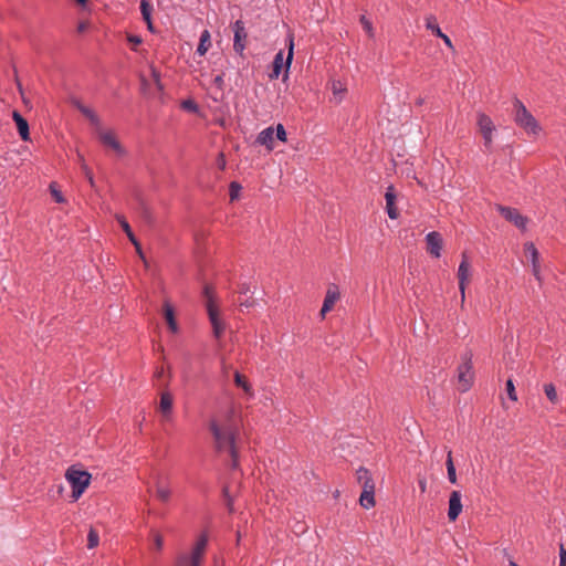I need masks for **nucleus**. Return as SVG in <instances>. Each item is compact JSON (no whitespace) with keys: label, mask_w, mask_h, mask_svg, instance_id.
I'll use <instances>...</instances> for the list:
<instances>
[{"label":"nucleus","mask_w":566,"mask_h":566,"mask_svg":"<svg viewBox=\"0 0 566 566\" xmlns=\"http://www.w3.org/2000/svg\"><path fill=\"white\" fill-rule=\"evenodd\" d=\"M77 109L91 122V124L95 127L96 132L98 133L101 142H117L118 136L113 129L104 128L101 125L99 118L96 115V113L81 104L76 103Z\"/></svg>","instance_id":"nucleus-5"},{"label":"nucleus","mask_w":566,"mask_h":566,"mask_svg":"<svg viewBox=\"0 0 566 566\" xmlns=\"http://www.w3.org/2000/svg\"><path fill=\"white\" fill-rule=\"evenodd\" d=\"M462 512L461 493L452 491L449 499L448 517L451 522L455 521Z\"/></svg>","instance_id":"nucleus-17"},{"label":"nucleus","mask_w":566,"mask_h":566,"mask_svg":"<svg viewBox=\"0 0 566 566\" xmlns=\"http://www.w3.org/2000/svg\"><path fill=\"white\" fill-rule=\"evenodd\" d=\"M544 392L552 403L556 405L559 402V397H558L556 388L553 384H545Z\"/></svg>","instance_id":"nucleus-30"},{"label":"nucleus","mask_w":566,"mask_h":566,"mask_svg":"<svg viewBox=\"0 0 566 566\" xmlns=\"http://www.w3.org/2000/svg\"><path fill=\"white\" fill-rule=\"evenodd\" d=\"M426 28L442 39L448 48L453 49L450 38L441 31L434 17L430 15L426 19Z\"/></svg>","instance_id":"nucleus-19"},{"label":"nucleus","mask_w":566,"mask_h":566,"mask_svg":"<svg viewBox=\"0 0 566 566\" xmlns=\"http://www.w3.org/2000/svg\"><path fill=\"white\" fill-rule=\"evenodd\" d=\"M256 142H274V128L268 127V128L263 129L259 134Z\"/></svg>","instance_id":"nucleus-31"},{"label":"nucleus","mask_w":566,"mask_h":566,"mask_svg":"<svg viewBox=\"0 0 566 566\" xmlns=\"http://www.w3.org/2000/svg\"><path fill=\"white\" fill-rule=\"evenodd\" d=\"M356 476L363 489L367 488V485H375L370 472L365 468H359L356 471Z\"/></svg>","instance_id":"nucleus-26"},{"label":"nucleus","mask_w":566,"mask_h":566,"mask_svg":"<svg viewBox=\"0 0 566 566\" xmlns=\"http://www.w3.org/2000/svg\"><path fill=\"white\" fill-rule=\"evenodd\" d=\"M151 76H153V80H154L155 84L157 85V87H158L159 90H161V88H163V86H161V83H160V74H159V72H158L157 70H155L154 67L151 69Z\"/></svg>","instance_id":"nucleus-42"},{"label":"nucleus","mask_w":566,"mask_h":566,"mask_svg":"<svg viewBox=\"0 0 566 566\" xmlns=\"http://www.w3.org/2000/svg\"><path fill=\"white\" fill-rule=\"evenodd\" d=\"M128 42L134 44V45H137V44H140L142 43V39L137 35H128L127 38Z\"/></svg>","instance_id":"nucleus-45"},{"label":"nucleus","mask_w":566,"mask_h":566,"mask_svg":"<svg viewBox=\"0 0 566 566\" xmlns=\"http://www.w3.org/2000/svg\"><path fill=\"white\" fill-rule=\"evenodd\" d=\"M13 119L17 124V128H18L20 137L24 142L30 140L29 124H28L27 119H24L23 116L17 111L13 112Z\"/></svg>","instance_id":"nucleus-21"},{"label":"nucleus","mask_w":566,"mask_h":566,"mask_svg":"<svg viewBox=\"0 0 566 566\" xmlns=\"http://www.w3.org/2000/svg\"><path fill=\"white\" fill-rule=\"evenodd\" d=\"M511 566H517L513 560H510Z\"/></svg>","instance_id":"nucleus-55"},{"label":"nucleus","mask_w":566,"mask_h":566,"mask_svg":"<svg viewBox=\"0 0 566 566\" xmlns=\"http://www.w3.org/2000/svg\"><path fill=\"white\" fill-rule=\"evenodd\" d=\"M276 137V139H279L280 142H285L286 140V132L283 127V125L279 124L276 126V129H274V138Z\"/></svg>","instance_id":"nucleus-38"},{"label":"nucleus","mask_w":566,"mask_h":566,"mask_svg":"<svg viewBox=\"0 0 566 566\" xmlns=\"http://www.w3.org/2000/svg\"><path fill=\"white\" fill-rule=\"evenodd\" d=\"M209 45H210V34L206 30V31L202 32V34L200 36V42H199V45L197 48V52L200 55H203L208 51V46Z\"/></svg>","instance_id":"nucleus-29"},{"label":"nucleus","mask_w":566,"mask_h":566,"mask_svg":"<svg viewBox=\"0 0 566 566\" xmlns=\"http://www.w3.org/2000/svg\"><path fill=\"white\" fill-rule=\"evenodd\" d=\"M474 379V373L472 370L471 356L463 357L462 364L458 367V389L461 392L468 391Z\"/></svg>","instance_id":"nucleus-7"},{"label":"nucleus","mask_w":566,"mask_h":566,"mask_svg":"<svg viewBox=\"0 0 566 566\" xmlns=\"http://www.w3.org/2000/svg\"><path fill=\"white\" fill-rule=\"evenodd\" d=\"M99 543V536H98V533L94 530V528H91L88 534H87V547L90 549L96 547Z\"/></svg>","instance_id":"nucleus-32"},{"label":"nucleus","mask_w":566,"mask_h":566,"mask_svg":"<svg viewBox=\"0 0 566 566\" xmlns=\"http://www.w3.org/2000/svg\"><path fill=\"white\" fill-rule=\"evenodd\" d=\"M49 188H50V192H51L53 199L57 203L65 202V198L63 197L62 192L57 189V186L55 182H51Z\"/></svg>","instance_id":"nucleus-33"},{"label":"nucleus","mask_w":566,"mask_h":566,"mask_svg":"<svg viewBox=\"0 0 566 566\" xmlns=\"http://www.w3.org/2000/svg\"><path fill=\"white\" fill-rule=\"evenodd\" d=\"M214 82L220 85L222 83V77L220 75L216 76Z\"/></svg>","instance_id":"nucleus-50"},{"label":"nucleus","mask_w":566,"mask_h":566,"mask_svg":"<svg viewBox=\"0 0 566 566\" xmlns=\"http://www.w3.org/2000/svg\"><path fill=\"white\" fill-rule=\"evenodd\" d=\"M84 170H85V175L91 184V186H94V180H93V176L91 174V171L84 166Z\"/></svg>","instance_id":"nucleus-47"},{"label":"nucleus","mask_w":566,"mask_h":566,"mask_svg":"<svg viewBox=\"0 0 566 566\" xmlns=\"http://www.w3.org/2000/svg\"><path fill=\"white\" fill-rule=\"evenodd\" d=\"M109 145H111L113 151H115L116 154L123 153L122 144L114 143V144H109Z\"/></svg>","instance_id":"nucleus-46"},{"label":"nucleus","mask_w":566,"mask_h":566,"mask_svg":"<svg viewBox=\"0 0 566 566\" xmlns=\"http://www.w3.org/2000/svg\"><path fill=\"white\" fill-rule=\"evenodd\" d=\"M559 566H566V549L564 545L559 547Z\"/></svg>","instance_id":"nucleus-44"},{"label":"nucleus","mask_w":566,"mask_h":566,"mask_svg":"<svg viewBox=\"0 0 566 566\" xmlns=\"http://www.w3.org/2000/svg\"><path fill=\"white\" fill-rule=\"evenodd\" d=\"M65 479L72 488V500L77 501L90 485L91 474L71 467L65 472Z\"/></svg>","instance_id":"nucleus-4"},{"label":"nucleus","mask_w":566,"mask_h":566,"mask_svg":"<svg viewBox=\"0 0 566 566\" xmlns=\"http://www.w3.org/2000/svg\"><path fill=\"white\" fill-rule=\"evenodd\" d=\"M154 547L160 551L164 546V537L159 533L153 534Z\"/></svg>","instance_id":"nucleus-40"},{"label":"nucleus","mask_w":566,"mask_h":566,"mask_svg":"<svg viewBox=\"0 0 566 566\" xmlns=\"http://www.w3.org/2000/svg\"><path fill=\"white\" fill-rule=\"evenodd\" d=\"M128 239L130 240V242L135 245L136 250H137V253L139 254V256L142 259H144V255H143V252H142V249H140V245L137 241V239L135 238L133 231L130 230L129 232H126Z\"/></svg>","instance_id":"nucleus-39"},{"label":"nucleus","mask_w":566,"mask_h":566,"mask_svg":"<svg viewBox=\"0 0 566 566\" xmlns=\"http://www.w3.org/2000/svg\"><path fill=\"white\" fill-rule=\"evenodd\" d=\"M359 21L367 35L369 38H374L375 31L371 21L368 20L365 15H361Z\"/></svg>","instance_id":"nucleus-34"},{"label":"nucleus","mask_w":566,"mask_h":566,"mask_svg":"<svg viewBox=\"0 0 566 566\" xmlns=\"http://www.w3.org/2000/svg\"><path fill=\"white\" fill-rule=\"evenodd\" d=\"M116 219L119 222L122 229L125 231V233L129 232L132 230L128 222L126 221V219L123 216H116Z\"/></svg>","instance_id":"nucleus-41"},{"label":"nucleus","mask_w":566,"mask_h":566,"mask_svg":"<svg viewBox=\"0 0 566 566\" xmlns=\"http://www.w3.org/2000/svg\"><path fill=\"white\" fill-rule=\"evenodd\" d=\"M140 12L144 21L147 23V27L150 31H153V22H151V12L153 6L148 0H140Z\"/></svg>","instance_id":"nucleus-24"},{"label":"nucleus","mask_w":566,"mask_h":566,"mask_svg":"<svg viewBox=\"0 0 566 566\" xmlns=\"http://www.w3.org/2000/svg\"><path fill=\"white\" fill-rule=\"evenodd\" d=\"M476 125L483 139H485V142H490L493 137V133L495 132L493 120L486 114L478 113Z\"/></svg>","instance_id":"nucleus-12"},{"label":"nucleus","mask_w":566,"mask_h":566,"mask_svg":"<svg viewBox=\"0 0 566 566\" xmlns=\"http://www.w3.org/2000/svg\"><path fill=\"white\" fill-rule=\"evenodd\" d=\"M265 145H266V150L268 151H271L273 149V147H272L273 144H265Z\"/></svg>","instance_id":"nucleus-52"},{"label":"nucleus","mask_w":566,"mask_h":566,"mask_svg":"<svg viewBox=\"0 0 566 566\" xmlns=\"http://www.w3.org/2000/svg\"><path fill=\"white\" fill-rule=\"evenodd\" d=\"M242 189H243V187L237 181H232L230 184V186H229L230 202H234L241 198Z\"/></svg>","instance_id":"nucleus-28"},{"label":"nucleus","mask_w":566,"mask_h":566,"mask_svg":"<svg viewBox=\"0 0 566 566\" xmlns=\"http://www.w3.org/2000/svg\"><path fill=\"white\" fill-rule=\"evenodd\" d=\"M419 488L421 492H424L427 490V481L424 479L419 480Z\"/></svg>","instance_id":"nucleus-48"},{"label":"nucleus","mask_w":566,"mask_h":566,"mask_svg":"<svg viewBox=\"0 0 566 566\" xmlns=\"http://www.w3.org/2000/svg\"><path fill=\"white\" fill-rule=\"evenodd\" d=\"M227 505H228V509H229V511H230V512H233V511H234L233 503H232V500H231V499H229V500H228Z\"/></svg>","instance_id":"nucleus-49"},{"label":"nucleus","mask_w":566,"mask_h":566,"mask_svg":"<svg viewBox=\"0 0 566 566\" xmlns=\"http://www.w3.org/2000/svg\"><path fill=\"white\" fill-rule=\"evenodd\" d=\"M375 485H367V488L363 489V492L359 497V503L365 509H370L375 505Z\"/></svg>","instance_id":"nucleus-22"},{"label":"nucleus","mask_w":566,"mask_h":566,"mask_svg":"<svg viewBox=\"0 0 566 566\" xmlns=\"http://www.w3.org/2000/svg\"><path fill=\"white\" fill-rule=\"evenodd\" d=\"M427 242V250L428 252L439 258L441 255V249H442V237L439 232L432 231L427 234L426 237Z\"/></svg>","instance_id":"nucleus-16"},{"label":"nucleus","mask_w":566,"mask_h":566,"mask_svg":"<svg viewBox=\"0 0 566 566\" xmlns=\"http://www.w3.org/2000/svg\"><path fill=\"white\" fill-rule=\"evenodd\" d=\"M163 314L171 333L178 332V324L175 318V311L168 301L164 302Z\"/></svg>","instance_id":"nucleus-20"},{"label":"nucleus","mask_w":566,"mask_h":566,"mask_svg":"<svg viewBox=\"0 0 566 566\" xmlns=\"http://www.w3.org/2000/svg\"><path fill=\"white\" fill-rule=\"evenodd\" d=\"M174 397L169 391H164L160 395L158 411L164 421H170L172 417Z\"/></svg>","instance_id":"nucleus-13"},{"label":"nucleus","mask_w":566,"mask_h":566,"mask_svg":"<svg viewBox=\"0 0 566 566\" xmlns=\"http://www.w3.org/2000/svg\"><path fill=\"white\" fill-rule=\"evenodd\" d=\"M513 117L516 125L530 136L541 137L542 127L539 123L517 97L513 99Z\"/></svg>","instance_id":"nucleus-3"},{"label":"nucleus","mask_w":566,"mask_h":566,"mask_svg":"<svg viewBox=\"0 0 566 566\" xmlns=\"http://www.w3.org/2000/svg\"><path fill=\"white\" fill-rule=\"evenodd\" d=\"M292 59H293V49L292 46L290 48V51H289V54H287V57H286V61L284 62L283 60V54L282 52H279L275 57H274V61H273V69H272V72L270 74V77L271 78H277L283 70V67H285L286 70L289 69L291 62H292Z\"/></svg>","instance_id":"nucleus-14"},{"label":"nucleus","mask_w":566,"mask_h":566,"mask_svg":"<svg viewBox=\"0 0 566 566\" xmlns=\"http://www.w3.org/2000/svg\"><path fill=\"white\" fill-rule=\"evenodd\" d=\"M241 539V533L238 531V542Z\"/></svg>","instance_id":"nucleus-54"},{"label":"nucleus","mask_w":566,"mask_h":566,"mask_svg":"<svg viewBox=\"0 0 566 566\" xmlns=\"http://www.w3.org/2000/svg\"><path fill=\"white\" fill-rule=\"evenodd\" d=\"M216 166L218 167V169L220 170H223L226 168V159H224V155L223 153H220L217 160H216Z\"/></svg>","instance_id":"nucleus-43"},{"label":"nucleus","mask_w":566,"mask_h":566,"mask_svg":"<svg viewBox=\"0 0 566 566\" xmlns=\"http://www.w3.org/2000/svg\"><path fill=\"white\" fill-rule=\"evenodd\" d=\"M524 252L531 259L532 263V273L539 285L543 283V277L541 274V264H539V253L533 242H526L524 244Z\"/></svg>","instance_id":"nucleus-10"},{"label":"nucleus","mask_w":566,"mask_h":566,"mask_svg":"<svg viewBox=\"0 0 566 566\" xmlns=\"http://www.w3.org/2000/svg\"><path fill=\"white\" fill-rule=\"evenodd\" d=\"M338 300H339L338 287L336 285H334V284L329 285L327 291H326V295H325V300H324L323 306L321 308L322 317H324L326 315V313H328L329 311L333 310L335 303Z\"/></svg>","instance_id":"nucleus-15"},{"label":"nucleus","mask_w":566,"mask_h":566,"mask_svg":"<svg viewBox=\"0 0 566 566\" xmlns=\"http://www.w3.org/2000/svg\"><path fill=\"white\" fill-rule=\"evenodd\" d=\"M331 90L336 103H340L347 92L345 84L339 80H333L331 83Z\"/></svg>","instance_id":"nucleus-23"},{"label":"nucleus","mask_w":566,"mask_h":566,"mask_svg":"<svg viewBox=\"0 0 566 566\" xmlns=\"http://www.w3.org/2000/svg\"><path fill=\"white\" fill-rule=\"evenodd\" d=\"M203 295H205V300H206V307H207V312L209 315V319L212 325L213 335L216 338H219V337H221V335L224 331V327L219 317V313H218L217 306L214 304L212 289L210 286H206L203 290Z\"/></svg>","instance_id":"nucleus-6"},{"label":"nucleus","mask_w":566,"mask_h":566,"mask_svg":"<svg viewBox=\"0 0 566 566\" xmlns=\"http://www.w3.org/2000/svg\"><path fill=\"white\" fill-rule=\"evenodd\" d=\"M76 2L84 4L87 0H75Z\"/></svg>","instance_id":"nucleus-53"},{"label":"nucleus","mask_w":566,"mask_h":566,"mask_svg":"<svg viewBox=\"0 0 566 566\" xmlns=\"http://www.w3.org/2000/svg\"><path fill=\"white\" fill-rule=\"evenodd\" d=\"M506 392L511 400H513V401L517 400V395H516L515 387H514L512 379H509L506 381Z\"/></svg>","instance_id":"nucleus-35"},{"label":"nucleus","mask_w":566,"mask_h":566,"mask_svg":"<svg viewBox=\"0 0 566 566\" xmlns=\"http://www.w3.org/2000/svg\"><path fill=\"white\" fill-rule=\"evenodd\" d=\"M234 380L239 387H242L244 390H248V381L244 375L239 371L234 373Z\"/></svg>","instance_id":"nucleus-37"},{"label":"nucleus","mask_w":566,"mask_h":566,"mask_svg":"<svg viewBox=\"0 0 566 566\" xmlns=\"http://www.w3.org/2000/svg\"><path fill=\"white\" fill-rule=\"evenodd\" d=\"M446 465H447V472H448L449 481L452 484H455L457 483V473H455V467H454L453 460H452V452H451V450L448 451Z\"/></svg>","instance_id":"nucleus-27"},{"label":"nucleus","mask_w":566,"mask_h":566,"mask_svg":"<svg viewBox=\"0 0 566 566\" xmlns=\"http://www.w3.org/2000/svg\"><path fill=\"white\" fill-rule=\"evenodd\" d=\"M209 542L206 532L201 533L189 549L179 552L176 555L174 566H201L205 559Z\"/></svg>","instance_id":"nucleus-1"},{"label":"nucleus","mask_w":566,"mask_h":566,"mask_svg":"<svg viewBox=\"0 0 566 566\" xmlns=\"http://www.w3.org/2000/svg\"><path fill=\"white\" fill-rule=\"evenodd\" d=\"M386 199V211L390 219H397L399 217V211L396 207V192L394 186H389L385 193Z\"/></svg>","instance_id":"nucleus-18"},{"label":"nucleus","mask_w":566,"mask_h":566,"mask_svg":"<svg viewBox=\"0 0 566 566\" xmlns=\"http://www.w3.org/2000/svg\"><path fill=\"white\" fill-rule=\"evenodd\" d=\"M181 107L185 109V111H188V112H191V113H196L198 111V105L195 101L192 99H186L181 103Z\"/></svg>","instance_id":"nucleus-36"},{"label":"nucleus","mask_w":566,"mask_h":566,"mask_svg":"<svg viewBox=\"0 0 566 566\" xmlns=\"http://www.w3.org/2000/svg\"><path fill=\"white\" fill-rule=\"evenodd\" d=\"M210 429L213 433L216 446L220 451H227L232 458L233 467L237 465V430L231 426L220 428L216 421L210 423Z\"/></svg>","instance_id":"nucleus-2"},{"label":"nucleus","mask_w":566,"mask_h":566,"mask_svg":"<svg viewBox=\"0 0 566 566\" xmlns=\"http://www.w3.org/2000/svg\"><path fill=\"white\" fill-rule=\"evenodd\" d=\"M459 290L461 293V303L465 300V289L471 281V265L465 253L462 254V261L458 269Z\"/></svg>","instance_id":"nucleus-9"},{"label":"nucleus","mask_w":566,"mask_h":566,"mask_svg":"<svg viewBox=\"0 0 566 566\" xmlns=\"http://www.w3.org/2000/svg\"><path fill=\"white\" fill-rule=\"evenodd\" d=\"M496 210L505 218L509 222L513 223L521 230H526L528 219L520 213L517 209L496 205Z\"/></svg>","instance_id":"nucleus-8"},{"label":"nucleus","mask_w":566,"mask_h":566,"mask_svg":"<svg viewBox=\"0 0 566 566\" xmlns=\"http://www.w3.org/2000/svg\"><path fill=\"white\" fill-rule=\"evenodd\" d=\"M248 33L245 31L244 22L238 20L234 23V39H233V49L234 51L243 59V51L247 44Z\"/></svg>","instance_id":"nucleus-11"},{"label":"nucleus","mask_w":566,"mask_h":566,"mask_svg":"<svg viewBox=\"0 0 566 566\" xmlns=\"http://www.w3.org/2000/svg\"><path fill=\"white\" fill-rule=\"evenodd\" d=\"M156 496L159 501L167 503L171 496V489L169 488V485L158 481L156 483Z\"/></svg>","instance_id":"nucleus-25"},{"label":"nucleus","mask_w":566,"mask_h":566,"mask_svg":"<svg viewBox=\"0 0 566 566\" xmlns=\"http://www.w3.org/2000/svg\"><path fill=\"white\" fill-rule=\"evenodd\" d=\"M85 28H86V25H85L84 23H81V24L78 25V31H80V32H82V31H84V30H85Z\"/></svg>","instance_id":"nucleus-51"}]
</instances>
